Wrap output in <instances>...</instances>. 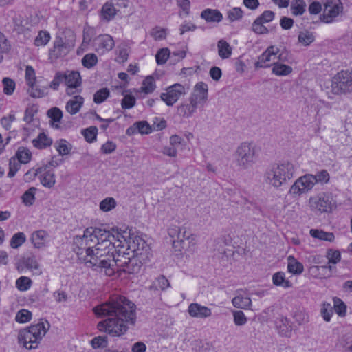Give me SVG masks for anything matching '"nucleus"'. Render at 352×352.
<instances>
[{"mask_svg": "<svg viewBox=\"0 0 352 352\" xmlns=\"http://www.w3.org/2000/svg\"><path fill=\"white\" fill-rule=\"evenodd\" d=\"M71 50V45L69 43L64 42L62 38H58L55 41L54 48L50 52L51 58H58L65 56Z\"/></svg>", "mask_w": 352, "mask_h": 352, "instance_id": "obj_15", "label": "nucleus"}, {"mask_svg": "<svg viewBox=\"0 0 352 352\" xmlns=\"http://www.w3.org/2000/svg\"><path fill=\"white\" fill-rule=\"evenodd\" d=\"M125 258L120 257L122 261L118 262L116 271L122 270L129 274L139 273L142 266V259L136 255H133L132 257L126 256L129 255V252L125 251Z\"/></svg>", "mask_w": 352, "mask_h": 352, "instance_id": "obj_9", "label": "nucleus"}, {"mask_svg": "<svg viewBox=\"0 0 352 352\" xmlns=\"http://www.w3.org/2000/svg\"><path fill=\"white\" fill-rule=\"evenodd\" d=\"M54 147L60 155H69L72 149V145L65 139H60L54 144Z\"/></svg>", "mask_w": 352, "mask_h": 352, "instance_id": "obj_28", "label": "nucleus"}, {"mask_svg": "<svg viewBox=\"0 0 352 352\" xmlns=\"http://www.w3.org/2000/svg\"><path fill=\"white\" fill-rule=\"evenodd\" d=\"M298 41L305 46L309 45L315 40L314 35L312 32L307 30L300 32L298 34Z\"/></svg>", "mask_w": 352, "mask_h": 352, "instance_id": "obj_42", "label": "nucleus"}, {"mask_svg": "<svg viewBox=\"0 0 352 352\" xmlns=\"http://www.w3.org/2000/svg\"><path fill=\"white\" fill-rule=\"evenodd\" d=\"M125 235L126 236V241H124V240L122 241L124 245V243H127L128 248L126 251L131 250L133 255L140 257L142 260L148 259L151 254V248L146 241L137 236L134 238L131 237L130 231L127 232Z\"/></svg>", "mask_w": 352, "mask_h": 352, "instance_id": "obj_8", "label": "nucleus"}, {"mask_svg": "<svg viewBox=\"0 0 352 352\" xmlns=\"http://www.w3.org/2000/svg\"><path fill=\"white\" fill-rule=\"evenodd\" d=\"M65 74L63 72H57L55 74L53 80L50 82L49 87L53 90H58L59 85L65 82Z\"/></svg>", "mask_w": 352, "mask_h": 352, "instance_id": "obj_52", "label": "nucleus"}, {"mask_svg": "<svg viewBox=\"0 0 352 352\" xmlns=\"http://www.w3.org/2000/svg\"><path fill=\"white\" fill-rule=\"evenodd\" d=\"M33 146L38 149H44L52 144V140L45 133H41L38 137L32 140Z\"/></svg>", "mask_w": 352, "mask_h": 352, "instance_id": "obj_24", "label": "nucleus"}, {"mask_svg": "<svg viewBox=\"0 0 352 352\" xmlns=\"http://www.w3.org/2000/svg\"><path fill=\"white\" fill-rule=\"evenodd\" d=\"M116 206V201L113 197H107L100 203V209L103 212H109Z\"/></svg>", "mask_w": 352, "mask_h": 352, "instance_id": "obj_50", "label": "nucleus"}, {"mask_svg": "<svg viewBox=\"0 0 352 352\" xmlns=\"http://www.w3.org/2000/svg\"><path fill=\"white\" fill-rule=\"evenodd\" d=\"M3 85V91L7 95L13 94L15 89V82L10 78H4L2 80Z\"/></svg>", "mask_w": 352, "mask_h": 352, "instance_id": "obj_61", "label": "nucleus"}, {"mask_svg": "<svg viewBox=\"0 0 352 352\" xmlns=\"http://www.w3.org/2000/svg\"><path fill=\"white\" fill-rule=\"evenodd\" d=\"M252 30L257 34H265L269 32L267 27L263 25V23L256 19L252 25Z\"/></svg>", "mask_w": 352, "mask_h": 352, "instance_id": "obj_57", "label": "nucleus"}, {"mask_svg": "<svg viewBox=\"0 0 352 352\" xmlns=\"http://www.w3.org/2000/svg\"><path fill=\"white\" fill-rule=\"evenodd\" d=\"M334 309L340 316H344L346 311V305L338 298H333Z\"/></svg>", "mask_w": 352, "mask_h": 352, "instance_id": "obj_59", "label": "nucleus"}, {"mask_svg": "<svg viewBox=\"0 0 352 352\" xmlns=\"http://www.w3.org/2000/svg\"><path fill=\"white\" fill-rule=\"evenodd\" d=\"M32 285V280L27 276H21L16 280V286L19 291L28 290Z\"/></svg>", "mask_w": 352, "mask_h": 352, "instance_id": "obj_55", "label": "nucleus"}, {"mask_svg": "<svg viewBox=\"0 0 352 352\" xmlns=\"http://www.w3.org/2000/svg\"><path fill=\"white\" fill-rule=\"evenodd\" d=\"M116 14V10L111 3H106L101 9V17L107 21H111Z\"/></svg>", "mask_w": 352, "mask_h": 352, "instance_id": "obj_29", "label": "nucleus"}, {"mask_svg": "<svg viewBox=\"0 0 352 352\" xmlns=\"http://www.w3.org/2000/svg\"><path fill=\"white\" fill-rule=\"evenodd\" d=\"M30 89L28 93L32 98H43L47 94L48 87H39L36 85V82L33 85H29Z\"/></svg>", "mask_w": 352, "mask_h": 352, "instance_id": "obj_38", "label": "nucleus"}, {"mask_svg": "<svg viewBox=\"0 0 352 352\" xmlns=\"http://www.w3.org/2000/svg\"><path fill=\"white\" fill-rule=\"evenodd\" d=\"M155 87L154 78L151 76H148L144 80L141 89L145 94H148L152 93Z\"/></svg>", "mask_w": 352, "mask_h": 352, "instance_id": "obj_45", "label": "nucleus"}, {"mask_svg": "<svg viewBox=\"0 0 352 352\" xmlns=\"http://www.w3.org/2000/svg\"><path fill=\"white\" fill-rule=\"evenodd\" d=\"M272 72L278 76H287L292 72V67L276 62L273 64Z\"/></svg>", "mask_w": 352, "mask_h": 352, "instance_id": "obj_32", "label": "nucleus"}, {"mask_svg": "<svg viewBox=\"0 0 352 352\" xmlns=\"http://www.w3.org/2000/svg\"><path fill=\"white\" fill-rule=\"evenodd\" d=\"M23 164H28L32 159V153L30 151L23 146L18 148L15 155L13 156Z\"/></svg>", "mask_w": 352, "mask_h": 352, "instance_id": "obj_27", "label": "nucleus"}, {"mask_svg": "<svg viewBox=\"0 0 352 352\" xmlns=\"http://www.w3.org/2000/svg\"><path fill=\"white\" fill-rule=\"evenodd\" d=\"M255 146L252 144L248 142L241 144L235 153L236 166L241 170H246L255 162Z\"/></svg>", "mask_w": 352, "mask_h": 352, "instance_id": "obj_6", "label": "nucleus"}, {"mask_svg": "<svg viewBox=\"0 0 352 352\" xmlns=\"http://www.w3.org/2000/svg\"><path fill=\"white\" fill-rule=\"evenodd\" d=\"M50 39V34L47 31H40L34 40L36 46L45 45Z\"/></svg>", "mask_w": 352, "mask_h": 352, "instance_id": "obj_54", "label": "nucleus"}, {"mask_svg": "<svg viewBox=\"0 0 352 352\" xmlns=\"http://www.w3.org/2000/svg\"><path fill=\"white\" fill-rule=\"evenodd\" d=\"M91 232L94 233V238L97 241V244L95 245V247L110 248L112 246L113 248H124L121 239H123L124 241H126V236L125 235L127 234L126 230L120 232L118 229L116 228V234H114L104 228L92 227Z\"/></svg>", "mask_w": 352, "mask_h": 352, "instance_id": "obj_4", "label": "nucleus"}, {"mask_svg": "<svg viewBox=\"0 0 352 352\" xmlns=\"http://www.w3.org/2000/svg\"><path fill=\"white\" fill-rule=\"evenodd\" d=\"M48 117L51 119L52 125L54 126L53 122H60L63 118V112L58 107H52L47 111Z\"/></svg>", "mask_w": 352, "mask_h": 352, "instance_id": "obj_47", "label": "nucleus"}, {"mask_svg": "<svg viewBox=\"0 0 352 352\" xmlns=\"http://www.w3.org/2000/svg\"><path fill=\"white\" fill-rule=\"evenodd\" d=\"M47 234L44 230H38L32 234L31 241L34 246L36 248H41L45 245V239Z\"/></svg>", "mask_w": 352, "mask_h": 352, "instance_id": "obj_26", "label": "nucleus"}, {"mask_svg": "<svg viewBox=\"0 0 352 352\" xmlns=\"http://www.w3.org/2000/svg\"><path fill=\"white\" fill-rule=\"evenodd\" d=\"M40 181L43 186L51 188L56 183L55 175L52 171H46L40 177Z\"/></svg>", "mask_w": 352, "mask_h": 352, "instance_id": "obj_39", "label": "nucleus"}, {"mask_svg": "<svg viewBox=\"0 0 352 352\" xmlns=\"http://www.w3.org/2000/svg\"><path fill=\"white\" fill-rule=\"evenodd\" d=\"M309 204L311 208L320 212H329L331 211L335 203L330 195L323 194L320 197H311Z\"/></svg>", "mask_w": 352, "mask_h": 352, "instance_id": "obj_14", "label": "nucleus"}, {"mask_svg": "<svg viewBox=\"0 0 352 352\" xmlns=\"http://www.w3.org/2000/svg\"><path fill=\"white\" fill-rule=\"evenodd\" d=\"M243 12L240 8L235 7L228 11V18L232 22L243 17Z\"/></svg>", "mask_w": 352, "mask_h": 352, "instance_id": "obj_64", "label": "nucleus"}, {"mask_svg": "<svg viewBox=\"0 0 352 352\" xmlns=\"http://www.w3.org/2000/svg\"><path fill=\"white\" fill-rule=\"evenodd\" d=\"M26 241V236L23 232H17L14 234L10 239V245L14 248H18L22 245Z\"/></svg>", "mask_w": 352, "mask_h": 352, "instance_id": "obj_43", "label": "nucleus"}, {"mask_svg": "<svg viewBox=\"0 0 352 352\" xmlns=\"http://www.w3.org/2000/svg\"><path fill=\"white\" fill-rule=\"evenodd\" d=\"M195 111H192L189 104L182 103L177 107V114L184 118L190 117Z\"/></svg>", "mask_w": 352, "mask_h": 352, "instance_id": "obj_56", "label": "nucleus"}, {"mask_svg": "<svg viewBox=\"0 0 352 352\" xmlns=\"http://www.w3.org/2000/svg\"><path fill=\"white\" fill-rule=\"evenodd\" d=\"M135 305L121 295H114L104 303L93 308L94 313L98 317H107L100 321L97 328L113 337L125 334L129 325L136 322Z\"/></svg>", "mask_w": 352, "mask_h": 352, "instance_id": "obj_1", "label": "nucleus"}, {"mask_svg": "<svg viewBox=\"0 0 352 352\" xmlns=\"http://www.w3.org/2000/svg\"><path fill=\"white\" fill-rule=\"evenodd\" d=\"M110 91L108 88H102L98 90L94 95V102L101 104L109 96Z\"/></svg>", "mask_w": 352, "mask_h": 352, "instance_id": "obj_46", "label": "nucleus"}, {"mask_svg": "<svg viewBox=\"0 0 352 352\" xmlns=\"http://www.w3.org/2000/svg\"><path fill=\"white\" fill-rule=\"evenodd\" d=\"M290 10L294 16L302 15L306 10V3L304 0H292Z\"/></svg>", "mask_w": 352, "mask_h": 352, "instance_id": "obj_34", "label": "nucleus"}, {"mask_svg": "<svg viewBox=\"0 0 352 352\" xmlns=\"http://www.w3.org/2000/svg\"><path fill=\"white\" fill-rule=\"evenodd\" d=\"M332 91L336 94H352V70H342L333 78Z\"/></svg>", "mask_w": 352, "mask_h": 352, "instance_id": "obj_7", "label": "nucleus"}, {"mask_svg": "<svg viewBox=\"0 0 352 352\" xmlns=\"http://www.w3.org/2000/svg\"><path fill=\"white\" fill-rule=\"evenodd\" d=\"M97 63L98 58L94 54H87L82 58V65L87 69L93 67Z\"/></svg>", "mask_w": 352, "mask_h": 352, "instance_id": "obj_53", "label": "nucleus"}, {"mask_svg": "<svg viewBox=\"0 0 352 352\" xmlns=\"http://www.w3.org/2000/svg\"><path fill=\"white\" fill-rule=\"evenodd\" d=\"M294 166L292 162L283 161L270 166L265 174V180L270 185L278 188L294 177Z\"/></svg>", "mask_w": 352, "mask_h": 352, "instance_id": "obj_3", "label": "nucleus"}, {"mask_svg": "<svg viewBox=\"0 0 352 352\" xmlns=\"http://www.w3.org/2000/svg\"><path fill=\"white\" fill-rule=\"evenodd\" d=\"M170 55V52L168 48L165 47L160 49L155 55L157 63L158 65L166 63Z\"/></svg>", "mask_w": 352, "mask_h": 352, "instance_id": "obj_51", "label": "nucleus"}, {"mask_svg": "<svg viewBox=\"0 0 352 352\" xmlns=\"http://www.w3.org/2000/svg\"><path fill=\"white\" fill-rule=\"evenodd\" d=\"M108 341L106 336H98L91 340V345L94 349L105 348L107 346Z\"/></svg>", "mask_w": 352, "mask_h": 352, "instance_id": "obj_49", "label": "nucleus"}, {"mask_svg": "<svg viewBox=\"0 0 352 352\" xmlns=\"http://www.w3.org/2000/svg\"><path fill=\"white\" fill-rule=\"evenodd\" d=\"M201 17L208 23H219L223 19V15L218 10L210 8L203 10Z\"/></svg>", "mask_w": 352, "mask_h": 352, "instance_id": "obj_21", "label": "nucleus"}, {"mask_svg": "<svg viewBox=\"0 0 352 352\" xmlns=\"http://www.w3.org/2000/svg\"><path fill=\"white\" fill-rule=\"evenodd\" d=\"M233 320L236 326H243L246 324L248 319L242 311H233Z\"/></svg>", "mask_w": 352, "mask_h": 352, "instance_id": "obj_58", "label": "nucleus"}, {"mask_svg": "<svg viewBox=\"0 0 352 352\" xmlns=\"http://www.w3.org/2000/svg\"><path fill=\"white\" fill-rule=\"evenodd\" d=\"M217 47L219 56L221 58L226 59L231 56L232 48L227 41L221 39L220 41H218Z\"/></svg>", "mask_w": 352, "mask_h": 352, "instance_id": "obj_31", "label": "nucleus"}, {"mask_svg": "<svg viewBox=\"0 0 352 352\" xmlns=\"http://www.w3.org/2000/svg\"><path fill=\"white\" fill-rule=\"evenodd\" d=\"M96 42L98 50H102L103 51H109L112 50L115 45L113 38L108 34L100 36Z\"/></svg>", "mask_w": 352, "mask_h": 352, "instance_id": "obj_22", "label": "nucleus"}, {"mask_svg": "<svg viewBox=\"0 0 352 352\" xmlns=\"http://www.w3.org/2000/svg\"><path fill=\"white\" fill-rule=\"evenodd\" d=\"M47 329L43 322L40 321L36 324L21 330L19 333V343H23L28 349H36L38 343L47 332Z\"/></svg>", "mask_w": 352, "mask_h": 352, "instance_id": "obj_5", "label": "nucleus"}, {"mask_svg": "<svg viewBox=\"0 0 352 352\" xmlns=\"http://www.w3.org/2000/svg\"><path fill=\"white\" fill-rule=\"evenodd\" d=\"M168 234L171 238L174 239L173 244L175 248H177L179 243L182 248H185L186 241H188V244H190L194 239L192 234L186 230L185 228H180L176 226H172L168 229Z\"/></svg>", "mask_w": 352, "mask_h": 352, "instance_id": "obj_12", "label": "nucleus"}, {"mask_svg": "<svg viewBox=\"0 0 352 352\" xmlns=\"http://www.w3.org/2000/svg\"><path fill=\"white\" fill-rule=\"evenodd\" d=\"M38 112L37 106L33 104L28 107L25 111L23 120L28 123H30L33 120V118Z\"/></svg>", "mask_w": 352, "mask_h": 352, "instance_id": "obj_62", "label": "nucleus"}, {"mask_svg": "<svg viewBox=\"0 0 352 352\" xmlns=\"http://www.w3.org/2000/svg\"><path fill=\"white\" fill-rule=\"evenodd\" d=\"M14 157H12L9 162V172L8 177L12 178L15 176L17 171L21 168V164Z\"/></svg>", "mask_w": 352, "mask_h": 352, "instance_id": "obj_48", "label": "nucleus"}, {"mask_svg": "<svg viewBox=\"0 0 352 352\" xmlns=\"http://www.w3.org/2000/svg\"><path fill=\"white\" fill-rule=\"evenodd\" d=\"M32 313L27 309L19 311L16 315L15 320L20 323L27 322L31 320Z\"/></svg>", "mask_w": 352, "mask_h": 352, "instance_id": "obj_60", "label": "nucleus"}, {"mask_svg": "<svg viewBox=\"0 0 352 352\" xmlns=\"http://www.w3.org/2000/svg\"><path fill=\"white\" fill-rule=\"evenodd\" d=\"M122 248L95 247L88 248L87 257L83 260L87 265L94 270L104 269L107 276H112L116 272L118 262L122 261L120 258H125V251Z\"/></svg>", "mask_w": 352, "mask_h": 352, "instance_id": "obj_2", "label": "nucleus"}, {"mask_svg": "<svg viewBox=\"0 0 352 352\" xmlns=\"http://www.w3.org/2000/svg\"><path fill=\"white\" fill-rule=\"evenodd\" d=\"M21 263L28 269L31 270H36V272H39V264L36 258V256L34 255L23 257L21 260Z\"/></svg>", "mask_w": 352, "mask_h": 352, "instance_id": "obj_37", "label": "nucleus"}, {"mask_svg": "<svg viewBox=\"0 0 352 352\" xmlns=\"http://www.w3.org/2000/svg\"><path fill=\"white\" fill-rule=\"evenodd\" d=\"M83 103V97L80 95H76L67 102L65 109L71 115H75L80 111Z\"/></svg>", "mask_w": 352, "mask_h": 352, "instance_id": "obj_19", "label": "nucleus"}, {"mask_svg": "<svg viewBox=\"0 0 352 352\" xmlns=\"http://www.w3.org/2000/svg\"><path fill=\"white\" fill-rule=\"evenodd\" d=\"M124 98L121 101V107L124 109H129L133 108L136 104V99L133 95L129 93V90L122 91Z\"/></svg>", "mask_w": 352, "mask_h": 352, "instance_id": "obj_33", "label": "nucleus"}, {"mask_svg": "<svg viewBox=\"0 0 352 352\" xmlns=\"http://www.w3.org/2000/svg\"><path fill=\"white\" fill-rule=\"evenodd\" d=\"M275 326L278 333L281 336L290 337L292 332V327L289 320L283 316L277 317L274 321Z\"/></svg>", "mask_w": 352, "mask_h": 352, "instance_id": "obj_17", "label": "nucleus"}, {"mask_svg": "<svg viewBox=\"0 0 352 352\" xmlns=\"http://www.w3.org/2000/svg\"><path fill=\"white\" fill-rule=\"evenodd\" d=\"M280 52V50L271 45L267 48V50L258 56V59L261 60L264 63L270 61L271 56L276 55Z\"/></svg>", "mask_w": 352, "mask_h": 352, "instance_id": "obj_44", "label": "nucleus"}, {"mask_svg": "<svg viewBox=\"0 0 352 352\" xmlns=\"http://www.w3.org/2000/svg\"><path fill=\"white\" fill-rule=\"evenodd\" d=\"M92 227L85 230L82 236H76L74 237V245H82V243H87V246H95L97 244L96 239L94 238V233L91 232Z\"/></svg>", "mask_w": 352, "mask_h": 352, "instance_id": "obj_18", "label": "nucleus"}, {"mask_svg": "<svg viewBox=\"0 0 352 352\" xmlns=\"http://www.w3.org/2000/svg\"><path fill=\"white\" fill-rule=\"evenodd\" d=\"M186 89L184 85L179 83L173 84L166 89V92L160 94V99L167 106H173L176 103L181 96L186 94Z\"/></svg>", "mask_w": 352, "mask_h": 352, "instance_id": "obj_11", "label": "nucleus"}, {"mask_svg": "<svg viewBox=\"0 0 352 352\" xmlns=\"http://www.w3.org/2000/svg\"><path fill=\"white\" fill-rule=\"evenodd\" d=\"M36 188L35 187H31L26 190L21 197L23 203L26 206H30L33 205L35 201V192Z\"/></svg>", "mask_w": 352, "mask_h": 352, "instance_id": "obj_41", "label": "nucleus"}, {"mask_svg": "<svg viewBox=\"0 0 352 352\" xmlns=\"http://www.w3.org/2000/svg\"><path fill=\"white\" fill-rule=\"evenodd\" d=\"M324 10L322 19L327 23H331L333 19L342 12L343 5L341 0H327L324 3Z\"/></svg>", "mask_w": 352, "mask_h": 352, "instance_id": "obj_13", "label": "nucleus"}, {"mask_svg": "<svg viewBox=\"0 0 352 352\" xmlns=\"http://www.w3.org/2000/svg\"><path fill=\"white\" fill-rule=\"evenodd\" d=\"M206 99L202 98L198 94L192 93L189 98V104L191 106L192 110L196 111L198 104L206 102Z\"/></svg>", "mask_w": 352, "mask_h": 352, "instance_id": "obj_63", "label": "nucleus"}, {"mask_svg": "<svg viewBox=\"0 0 352 352\" xmlns=\"http://www.w3.org/2000/svg\"><path fill=\"white\" fill-rule=\"evenodd\" d=\"M309 234L313 238L320 241L333 242L335 239V236L333 232H324L322 230L311 229Z\"/></svg>", "mask_w": 352, "mask_h": 352, "instance_id": "obj_23", "label": "nucleus"}, {"mask_svg": "<svg viewBox=\"0 0 352 352\" xmlns=\"http://www.w3.org/2000/svg\"><path fill=\"white\" fill-rule=\"evenodd\" d=\"M316 184L312 174H306L299 177L291 186L289 192L294 195H300L311 190Z\"/></svg>", "mask_w": 352, "mask_h": 352, "instance_id": "obj_10", "label": "nucleus"}, {"mask_svg": "<svg viewBox=\"0 0 352 352\" xmlns=\"http://www.w3.org/2000/svg\"><path fill=\"white\" fill-rule=\"evenodd\" d=\"M232 302L234 307L241 309H248L252 305V300L249 297L243 296H236L232 300Z\"/></svg>", "mask_w": 352, "mask_h": 352, "instance_id": "obj_35", "label": "nucleus"}, {"mask_svg": "<svg viewBox=\"0 0 352 352\" xmlns=\"http://www.w3.org/2000/svg\"><path fill=\"white\" fill-rule=\"evenodd\" d=\"M326 268L322 267V265L318 266V265H312L310 266L308 270L309 274L316 278H329L330 277V273H324V270Z\"/></svg>", "mask_w": 352, "mask_h": 352, "instance_id": "obj_36", "label": "nucleus"}, {"mask_svg": "<svg viewBox=\"0 0 352 352\" xmlns=\"http://www.w3.org/2000/svg\"><path fill=\"white\" fill-rule=\"evenodd\" d=\"M65 74V83L69 87H78L82 84L80 72L77 71H67Z\"/></svg>", "mask_w": 352, "mask_h": 352, "instance_id": "obj_20", "label": "nucleus"}, {"mask_svg": "<svg viewBox=\"0 0 352 352\" xmlns=\"http://www.w3.org/2000/svg\"><path fill=\"white\" fill-rule=\"evenodd\" d=\"M81 133L87 142L93 143L96 140L98 128L96 126H91L82 129Z\"/></svg>", "mask_w": 352, "mask_h": 352, "instance_id": "obj_40", "label": "nucleus"}, {"mask_svg": "<svg viewBox=\"0 0 352 352\" xmlns=\"http://www.w3.org/2000/svg\"><path fill=\"white\" fill-rule=\"evenodd\" d=\"M188 311L191 317L197 318H208L212 314L210 308L195 302L190 304Z\"/></svg>", "mask_w": 352, "mask_h": 352, "instance_id": "obj_16", "label": "nucleus"}, {"mask_svg": "<svg viewBox=\"0 0 352 352\" xmlns=\"http://www.w3.org/2000/svg\"><path fill=\"white\" fill-rule=\"evenodd\" d=\"M272 281L274 285L280 286L284 288H289L292 287V283L285 278V273L283 272H278L274 274L272 276Z\"/></svg>", "mask_w": 352, "mask_h": 352, "instance_id": "obj_30", "label": "nucleus"}, {"mask_svg": "<svg viewBox=\"0 0 352 352\" xmlns=\"http://www.w3.org/2000/svg\"><path fill=\"white\" fill-rule=\"evenodd\" d=\"M288 272L296 275L302 273L304 267L302 263L299 262L294 256H288Z\"/></svg>", "mask_w": 352, "mask_h": 352, "instance_id": "obj_25", "label": "nucleus"}]
</instances>
